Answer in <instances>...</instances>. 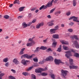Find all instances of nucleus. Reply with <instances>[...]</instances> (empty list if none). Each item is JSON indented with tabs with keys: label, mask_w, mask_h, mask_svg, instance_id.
<instances>
[{
	"label": "nucleus",
	"mask_w": 79,
	"mask_h": 79,
	"mask_svg": "<svg viewBox=\"0 0 79 79\" xmlns=\"http://www.w3.org/2000/svg\"><path fill=\"white\" fill-rule=\"evenodd\" d=\"M65 53H66L65 54V56L67 57L68 59H69V61L70 62V64L71 65L73 64V61L72 59H71L70 56H72V54L71 53V51H66L65 52Z\"/></svg>",
	"instance_id": "1"
},
{
	"label": "nucleus",
	"mask_w": 79,
	"mask_h": 79,
	"mask_svg": "<svg viewBox=\"0 0 79 79\" xmlns=\"http://www.w3.org/2000/svg\"><path fill=\"white\" fill-rule=\"evenodd\" d=\"M61 75L63 77L64 79H66V76L68 74V71L67 70H65L62 69L61 70Z\"/></svg>",
	"instance_id": "2"
},
{
	"label": "nucleus",
	"mask_w": 79,
	"mask_h": 79,
	"mask_svg": "<svg viewBox=\"0 0 79 79\" xmlns=\"http://www.w3.org/2000/svg\"><path fill=\"white\" fill-rule=\"evenodd\" d=\"M35 55L34 54L32 55L31 56L27 54H25L21 56V58L22 59L23 58H26L27 59H31V58L34 56Z\"/></svg>",
	"instance_id": "3"
},
{
	"label": "nucleus",
	"mask_w": 79,
	"mask_h": 79,
	"mask_svg": "<svg viewBox=\"0 0 79 79\" xmlns=\"http://www.w3.org/2000/svg\"><path fill=\"white\" fill-rule=\"evenodd\" d=\"M73 19V21L74 22L79 23V21L77 20L78 18L76 17L75 16H73L70 17V18H69V20H72Z\"/></svg>",
	"instance_id": "4"
},
{
	"label": "nucleus",
	"mask_w": 79,
	"mask_h": 79,
	"mask_svg": "<svg viewBox=\"0 0 79 79\" xmlns=\"http://www.w3.org/2000/svg\"><path fill=\"white\" fill-rule=\"evenodd\" d=\"M73 46L74 45L77 48H79V45L78 44L77 42L76 41H73Z\"/></svg>",
	"instance_id": "5"
},
{
	"label": "nucleus",
	"mask_w": 79,
	"mask_h": 79,
	"mask_svg": "<svg viewBox=\"0 0 79 79\" xmlns=\"http://www.w3.org/2000/svg\"><path fill=\"white\" fill-rule=\"evenodd\" d=\"M53 22H54V21L52 20L48 22L47 24L48 26H53V25H54V23H53Z\"/></svg>",
	"instance_id": "6"
},
{
	"label": "nucleus",
	"mask_w": 79,
	"mask_h": 79,
	"mask_svg": "<svg viewBox=\"0 0 79 79\" xmlns=\"http://www.w3.org/2000/svg\"><path fill=\"white\" fill-rule=\"evenodd\" d=\"M44 26V23H38L36 26V29H39L40 27V26Z\"/></svg>",
	"instance_id": "7"
},
{
	"label": "nucleus",
	"mask_w": 79,
	"mask_h": 79,
	"mask_svg": "<svg viewBox=\"0 0 79 79\" xmlns=\"http://www.w3.org/2000/svg\"><path fill=\"white\" fill-rule=\"evenodd\" d=\"M46 61H53V58L52 56H49L45 59Z\"/></svg>",
	"instance_id": "8"
},
{
	"label": "nucleus",
	"mask_w": 79,
	"mask_h": 79,
	"mask_svg": "<svg viewBox=\"0 0 79 79\" xmlns=\"http://www.w3.org/2000/svg\"><path fill=\"white\" fill-rule=\"evenodd\" d=\"M69 67L70 69H78V67L77 66H76L74 65H70L69 66Z\"/></svg>",
	"instance_id": "9"
},
{
	"label": "nucleus",
	"mask_w": 79,
	"mask_h": 79,
	"mask_svg": "<svg viewBox=\"0 0 79 79\" xmlns=\"http://www.w3.org/2000/svg\"><path fill=\"white\" fill-rule=\"evenodd\" d=\"M13 62L15 63V64H18L19 63V62L17 58H15L13 60Z\"/></svg>",
	"instance_id": "10"
},
{
	"label": "nucleus",
	"mask_w": 79,
	"mask_h": 79,
	"mask_svg": "<svg viewBox=\"0 0 79 79\" xmlns=\"http://www.w3.org/2000/svg\"><path fill=\"white\" fill-rule=\"evenodd\" d=\"M60 42L63 45H68L69 44V43L68 41L64 40H60Z\"/></svg>",
	"instance_id": "11"
},
{
	"label": "nucleus",
	"mask_w": 79,
	"mask_h": 79,
	"mask_svg": "<svg viewBox=\"0 0 79 79\" xmlns=\"http://www.w3.org/2000/svg\"><path fill=\"white\" fill-rule=\"evenodd\" d=\"M42 68H40L39 69H35V73H41L42 71H43Z\"/></svg>",
	"instance_id": "12"
},
{
	"label": "nucleus",
	"mask_w": 79,
	"mask_h": 79,
	"mask_svg": "<svg viewBox=\"0 0 79 79\" xmlns=\"http://www.w3.org/2000/svg\"><path fill=\"white\" fill-rule=\"evenodd\" d=\"M54 2V0H52L51 2H49L47 4L48 7H50L52 5V3Z\"/></svg>",
	"instance_id": "13"
},
{
	"label": "nucleus",
	"mask_w": 79,
	"mask_h": 79,
	"mask_svg": "<svg viewBox=\"0 0 79 79\" xmlns=\"http://www.w3.org/2000/svg\"><path fill=\"white\" fill-rule=\"evenodd\" d=\"M35 44V42L33 41L32 42H31L30 43H28L27 44V47H31V46H32L34 44Z\"/></svg>",
	"instance_id": "14"
},
{
	"label": "nucleus",
	"mask_w": 79,
	"mask_h": 79,
	"mask_svg": "<svg viewBox=\"0 0 79 79\" xmlns=\"http://www.w3.org/2000/svg\"><path fill=\"white\" fill-rule=\"evenodd\" d=\"M50 32L51 34H53L56 33V31L54 29H51L50 30Z\"/></svg>",
	"instance_id": "15"
},
{
	"label": "nucleus",
	"mask_w": 79,
	"mask_h": 79,
	"mask_svg": "<svg viewBox=\"0 0 79 79\" xmlns=\"http://www.w3.org/2000/svg\"><path fill=\"white\" fill-rule=\"evenodd\" d=\"M54 62L56 65H58L60 64V60L55 59L54 60Z\"/></svg>",
	"instance_id": "16"
},
{
	"label": "nucleus",
	"mask_w": 79,
	"mask_h": 79,
	"mask_svg": "<svg viewBox=\"0 0 79 79\" xmlns=\"http://www.w3.org/2000/svg\"><path fill=\"white\" fill-rule=\"evenodd\" d=\"M52 37L54 39H59V35L57 34H56L53 35H52Z\"/></svg>",
	"instance_id": "17"
},
{
	"label": "nucleus",
	"mask_w": 79,
	"mask_h": 79,
	"mask_svg": "<svg viewBox=\"0 0 79 79\" xmlns=\"http://www.w3.org/2000/svg\"><path fill=\"white\" fill-rule=\"evenodd\" d=\"M49 75L51 76V78L53 79H55V76H56V75H55L52 73L49 74Z\"/></svg>",
	"instance_id": "18"
},
{
	"label": "nucleus",
	"mask_w": 79,
	"mask_h": 79,
	"mask_svg": "<svg viewBox=\"0 0 79 79\" xmlns=\"http://www.w3.org/2000/svg\"><path fill=\"white\" fill-rule=\"evenodd\" d=\"M25 48H23L21 49V51H20V52H19V55H21L24 54V50H25Z\"/></svg>",
	"instance_id": "19"
},
{
	"label": "nucleus",
	"mask_w": 79,
	"mask_h": 79,
	"mask_svg": "<svg viewBox=\"0 0 79 79\" xmlns=\"http://www.w3.org/2000/svg\"><path fill=\"white\" fill-rule=\"evenodd\" d=\"M28 60L25 61V60L23 59L22 60L21 63H22V64H23L26 65V62H28Z\"/></svg>",
	"instance_id": "20"
},
{
	"label": "nucleus",
	"mask_w": 79,
	"mask_h": 79,
	"mask_svg": "<svg viewBox=\"0 0 79 79\" xmlns=\"http://www.w3.org/2000/svg\"><path fill=\"white\" fill-rule=\"evenodd\" d=\"M9 59L7 57L4 58L3 60V62L4 63H7Z\"/></svg>",
	"instance_id": "21"
},
{
	"label": "nucleus",
	"mask_w": 79,
	"mask_h": 79,
	"mask_svg": "<svg viewBox=\"0 0 79 79\" xmlns=\"http://www.w3.org/2000/svg\"><path fill=\"white\" fill-rule=\"evenodd\" d=\"M40 49L41 50H46V49H47V48L46 47L41 46L40 48Z\"/></svg>",
	"instance_id": "22"
},
{
	"label": "nucleus",
	"mask_w": 79,
	"mask_h": 79,
	"mask_svg": "<svg viewBox=\"0 0 79 79\" xmlns=\"http://www.w3.org/2000/svg\"><path fill=\"white\" fill-rule=\"evenodd\" d=\"M22 74L23 75L25 76H28L29 74L27 72H23L22 73Z\"/></svg>",
	"instance_id": "23"
},
{
	"label": "nucleus",
	"mask_w": 79,
	"mask_h": 79,
	"mask_svg": "<svg viewBox=\"0 0 79 79\" xmlns=\"http://www.w3.org/2000/svg\"><path fill=\"white\" fill-rule=\"evenodd\" d=\"M22 26H23V27L25 28L27 27V24H26L25 23H23Z\"/></svg>",
	"instance_id": "24"
},
{
	"label": "nucleus",
	"mask_w": 79,
	"mask_h": 79,
	"mask_svg": "<svg viewBox=\"0 0 79 79\" xmlns=\"http://www.w3.org/2000/svg\"><path fill=\"white\" fill-rule=\"evenodd\" d=\"M57 44V42H56L54 41L52 43V46L54 47H56V45Z\"/></svg>",
	"instance_id": "25"
},
{
	"label": "nucleus",
	"mask_w": 79,
	"mask_h": 79,
	"mask_svg": "<svg viewBox=\"0 0 79 79\" xmlns=\"http://www.w3.org/2000/svg\"><path fill=\"white\" fill-rule=\"evenodd\" d=\"M40 48L39 47H38L36 48V49L35 51V52H38L40 51Z\"/></svg>",
	"instance_id": "26"
},
{
	"label": "nucleus",
	"mask_w": 79,
	"mask_h": 79,
	"mask_svg": "<svg viewBox=\"0 0 79 79\" xmlns=\"http://www.w3.org/2000/svg\"><path fill=\"white\" fill-rule=\"evenodd\" d=\"M63 48L64 50H69V48L66 47L64 45L63 46Z\"/></svg>",
	"instance_id": "27"
},
{
	"label": "nucleus",
	"mask_w": 79,
	"mask_h": 79,
	"mask_svg": "<svg viewBox=\"0 0 79 79\" xmlns=\"http://www.w3.org/2000/svg\"><path fill=\"white\" fill-rule=\"evenodd\" d=\"M59 29V26L58 25H57L55 26L54 27V29L55 30V31H57Z\"/></svg>",
	"instance_id": "28"
},
{
	"label": "nucleus",
	"mask_w": 79,
	"mask_h": 79,
	"mask_svg": "<svg viewBox=\"0 0 79 79\" xmlns=\"http://www.w3.org/2000/svg\"><path fill=\"white\" fill-rule=\"evenodd\" d=\"M20 2L19 0H15L14 2V4H16V3H17V4H20Z\"/></svg>",
	"instance_id": "29"
},
{
	"label": "nucleus",
	"mask_w": 79,
	"mask_h": 79,
	"mask_svg": "<svg viewBox=\"0 0 79 79\" xmlns=\"http://www.w3.org/2000/svg\"><path fill=\"white\" fill-rule=\"evenodd\" d=\"M45 60V59H43V60L40 61V62H39V64H44V61Z\"/></svg>",
	"instance_id": "30"
},
{
	"label": "nucleus",
	"mask_w": 79,
	"mask_h": 79,
	"mask_svg": "<svg viewBox=\"0 0 79 79\" xmlns=\"http://www.w3.org/2000/svg\"><path fill=\"white\" fill-rule=\"evenodd\" d=\"M73 6L74 7H75V6H76V5L77 2H76V0H73Z\"/></svg>",
	"instance_id": "31"
},
{
	"label": "nucleus",
	"mask_w": 79,
	"mask_h": 79,
	"mask_svg": "<svg viewBox=\"0 0 79 79\" xmlns=\"http://www.w3.org/2000/svg\"><path fill=\"white\" fill-rule=\"evenodd\" d=\"M73 37L76 40H78V38L77 35H74Z\"/></svg>",
	"instance_id": "32"
},
{
	"label": "nucleus",
	"mask_w": 79,
	"mask_h": 79,
	"mask_svg": "<svg viewBox=\"0 0 79 79\" xmlns=\"http://www.w3.org/2000/svg\"><path fill=\"white\" fill-rule=\"evenodd\" d=\"M24 8V7H22L19 8V11H22L23 10V9Z\"/></svg>",
	"instance_id": "33"
},
{
	"label": "nucleus",
	"mask_w": 79,
	"mask_h": 79,
	"mask_svg": "<svg viewBox=\"0 0 79 79\" xmlns=\"http://www.w3.org/2000/svg\"><path fill=\"white\" fill-rule=\"evenodd\" d=\"M9 79H16L14 77L12 76H10L9 77Z\"/></svg>",
	"instance_id": "34"
},
{
	"label": "nucleus",
	"mask_w": 79,
	"mask_h": 79,
	"mask_svg": "<svg viewBox=\"0 0 79 79\" xmlns=\"http://www.w3.org/2000/svg\"><path fill=\"white\" fill-rule=\"evenodd\" d=\"M41 76H47L48 74L47 73H42L41 74Z\"/></svg>",
	"instance_id": "35"
},
{
	"label": "nucleus",
	"mask_w": 79,
	"mask_h": 79,
	"mask_svg": "<svg viewBox=\"0 0 79 79\" xmlns=\"http://www.w3.org/2000/svg\"><path fill=\"white\" fill-rule=\"evenodd\" d=\"M27 17L28 18H31V17H32V14H31V13L28 14Z\"/></svg>",
	"instance_id": "36"
},
{
	"label": "nucleus",
	"mask_w": 79,
	"mask_h": 79,
	"mask_svg": "<svg viewBox=\"0 0 79 79\" xmlns=\"http://www.w3.org/2000/svg\"><path fill=\"white\" fill-rule=\"evenodd\" d=\"M33 68V66H31L30 68H28V69H26V71H30V70H31Z\"/></svg>",
	"instance_id": "37"
},
{
	"label": "nucleus",
	"mask_w": 79,
	"mask_h": 79,
	"mask_svg": "<svg viewBox=\"0 0 79 79\" xmlns=\"http://www.w3.org/2000/svg\"><path fill=\"white\" fill-rule=\"evenodd\" d=\"M66 15L67 16H69L70 15H71V11H69L68 12L66 13Z\"/></svg>",
	"instance_id": "38"
},
{
	"label": "nucleus",
	"mask_w": 79,
	"mask_h": 79,
	"mask_svg": "<svg viewBox=\"0 0 79 79\" xmlns=\"http://www.w3.org/2000/svg\"><path fill=\"white\" fill-rule=\"evenodd\" d=\"M75 56L76 57H79V54H78L77 53H75Z\"/></svg>",
	"instance_id": "39"
},
{
	"label": "nucleus",
	"mask_w": 79,
	"mask_h": 79,
	"mask_svg": "<svg viewBox=\"0 0 79 79\" xmlns=\"http://www.w3.org/2000/svg\"><path fill=\"white\" fill-rule=\"evenodd\" d=\"M9 16H8L7 15H4V18H5V19H8V18H9Z\"/></svg>",
	"instance_id": "40"
},
{
	"label": "nucleus",
	"mask_w": 79,
	"mask_h": 79,
	"mask_svg": "<svg viewBox=\"0 0 79 79\" xmlns=\"http://www.w3.org/2000/svg\"><path fill=\"white\" fill-rule=\"evenodd\" d=\"M55 10V8L52 9L50 10V13H52Z\"/></svg>",
	"instance_id": "41"
},
{
	"label": "nucleus",
	"mask_w": 79,
	"mask_h": 79,
	"mask_svg": "<svg viewBox=\"0 0 79 79\" xmlns=\"http://www.w3.org/2000/svg\"><path fill=\"white\" fill-rule=\"evenodd\" d=\"M5 66L6 67H8L9 66V62H7L5 64Z\"/></svg>",
	"instance_id": "42"
},
{
	"label": "nucleus",
	"mask_w": 79,
	"mask_h": 79,
	"mask_svg": "<svg viewBox=\"0 0 79 79\" xmlns=\"http://www.w3.org/2000/svg\"><path fill=\"white\" fill-rule=\"evenodd\" d=\"M36 21H37V19H34L32 20V21L31 22V23H35V22H36Z\"/></svg>",
	"instance_id": "43"
},
{
	"label": "nucleus",
	"mask_w": 79,
	"mask_h": 79,
	"mask_svg": "<svg viewBox=\"0 0 79 79\" xmlns=\"http://www.w3.org/2000/svg\"><path fill=\"white\" fill-rule=\"evenodd\" d=\"M31 77H32V78H33L34 79H36V78H35V75L32 74L31 75Z\"/></svg>",
	"instance_id": "44"
},
{
	"label": "nucleus",
	"mask_w": 79,
	"mask_h": 79,
	"mask_svg": "<svg viewBox=\"0 0 79 79\" xmlns=\"http://www.w3.org/2000/svg\"><path fill=\"white\" fill-rule=\"evenodd\" d=\"M33 60L35 62H38V59L37 58H35L33 59Z\"/></svg>",
	"instance_id": "45"
},
{
	"label": "nucleus",
	"mask_w": 79,
	"mask_h": 79,
	"mask_svg": "<svg viewBox=\"0 0 79 79\" xmlns=\"http://www.w3.org/2000/svg\"><path fill=\"white\" fill-rule=\"evenodd\" d=\"M5 75V73H1L0 74V77H2L3 76Z\"/></svg>",
	"instance_id": "46"
},
{
	"label": "nucleus",
	"mask_w": 79,
	"mask_h": 79,
	"mask_svg": "<svg viewBox=\"0 0 79 79\" xmlns=\"http://www.w3.org/2000/svg\"><path fill=\"white\" fill-rule=\"evenodd\" d=\"M34 42L33 40H32V38H30L28 40V42Z\"/></svg>",
	"instance_id": "47"
},
{
	"label": "nucleus",
	"mask_w": 79,
	"mask_h": 79,
	"mask_svg": "<svg viewBox=\"0 0 79 79\" xmlns=\"http://www.w3.org/2000/svg\"><path fill=\"white\" fill-rule=\"evenodd\" d=\"M68 31L70 32H72L73 30L72 29H68Z\"/></svg>",
	"instance_id": "48"
},
{
	"label": "nucleus",
	"mask_w": 79,
	"mask_h": 79,
	"mask_svg": "<svg viewBox=\"0 0 79 79\" xmlns=\"http://www.w3.org/2000/svg\"><path fill=\"white\" fill-rule=\"evenodd\" d=\"M74 25V23L70 22V23H69V25L70 26H73Z\"/></svg>",
	"instance_id": "49"
},
{
	"label": "nucleus",
	"mask_w": 79,
	"mask_h": 79,
	"mask_svg": "<svg viewBox=\"0 0 79 79\" xmlns=\"http://www.w3.org/2000/svg\"><path fill=\"white\" fill-rule=\"evenodd\" d=\"M44 5H43L41 6L39 9L40 10H41L42 9H44Z\"/></svg>",
	"instance_id": "50"
},
{
	"label": "nucleus",
	"mask_w": 79,
	"mask_h": 79,
	"mask_svg": "<svg viewBox=\"0 0 79 79\" xmlns=\"http://www.w3.org/2000/svg\"><path fill=\"white\" fill-rule=\"evenodd\" d=\"M37 9V8L36 7H35V8H33L32 9H31V11H34V10H35Z\"/></svg>",
	"instance_id": "51"
},
{
	"label": "nucleus",
	"mask_w": 79,
	"mask_h": 79,
	"mask_svg": "<svg viewBox=\"0 0 79 79\" xmlns=\"http://www.w3.org/2000/svg\"><path fill=\"white\" fill-rule=\"evenodd\" d=\"M11 70L13 73H16V71L15 70L13 69H11Z\"/></svg>",
	"instance_id": "52"
},
{
	"label": "nucleus",
	"mask_w": 79,
	"mask_h": 79,
	"mask_svg": "<svg viewBox=\"0 0 79 79\" xmlns=\"http://www.w3.org/2000/svg\"><path fill=\"white\" fill-rule=\"evenodd\" d=\"M47 52H49V51H52L51 48H49L46 50Z\"/></svg>",
	"instance_id": "53"
},
{
	"label": "nucleus",
	"mask_w": 79,
	"mask_h": 79,
	"mask_svg": "<svg viewBox=\"0 0 79 79\" xmlns=\"http://www.w3.org/2000/svg\"><path fill=\"white\" fill-rule=\"evenodd\" d=\"M39 66V65H38V64H36L35 65H34V67H37Z\"/></svg>",
	"instance_id": "54"
},
{
	"label": "nucleus",
	"mask_w": 79,
	"mask_h": 79,
	"mask_svg": "<svg viewBox=\"0 0 79 79\" xmlns=\"http://www.w3.org/2000/svg\"><path fill=\"white\" fill-rule=\"evenodd\" d=\"M60 64H64V62H62L61 60H60Z\"/></svg>",
	"instance_id": "55"
},
{
	"label": "nucleus",
	"mask_w": 79,
	"mask_h": 79,
	"mask_svg": "<svg viewBox=\"0 0 79 79\" xmlns=\"http://www.w3.org/2000/svg\"><path fill=\"white\" fill-rule=\"evenodd\" d=\"M42 71H46V70H47V67H46L44 69H42Z\"/></svg>",
	"instance_id": "56"
},
{
	"label": "nucleus",
	"mask_w": 79,
	"mask_h": 79,
	"mask_svg": "<svg viewBox=\"0 0 79 79\" xmlns=\"http://www.w3.org/2000/svg\"><path fill=\"white\" fill-rule=\"evenodd\" d=\"M47 7H48V6H47V5L45 6L44 5V9H46V8H47Z\"/></svg>",
	"instance_id": "57"
},
{
	"label": "nucleus",
	"mask_w": 79,
	"mask_h": 79,
	"mask_svg": "<svg viewBox=\"0 0 79 79\" xmlns=\"http://www.w3.org/2000/svg\"><path fill=\"white\" fill-rule=\"evenodd\" d=\"M32 24V22H30L28 23L27 25L28 26H31V24Z\"/></svg>",
	"instance_id": "58"
},
{
	"label": "nucleus",
	"mask_w": 79,
	"mask_h": 79,
	"mask_svg": "<svg viewBox=\"0 0 79 79\" xmlns=\"http://www.w3.org/2000/svg\"><path fill=\"white\" fill-rule=\"evenodd\" d=\"M47 17L48 18H49V19H51V16L50 15H49L47 16Z\"/></svg>",
	"instance_id": "59"
},
{
	"label": "nucleus",
	"mask_w": 79,
	"mask_h": 79,
	"mask_svg": "<svg viewBox=\"0 0 79 79\" xmlns=\"http://www.w3.org/2000/svg\"><path fill=\"white\" fill-rule=\"evenodd\" d=\"M55 15H58V14H60V12L59 11L56 12L55 13Z\"/></svg>",
	"instance_id": "60"
},
{
	"label": "nucleus",
	"mask_w": 79,
	"mask_h": 79,
	"mask_svg": "<svg viewBox=\"0 0 79 79\" xmlns=\"http://www.w3.org/2000/svg\"><path fill=\"white\" fill-rule=\"evenodd\" d=\"M71 51L72 52H76V50H74L73 49H72Z\"/></svg>",
	"instance_id": "61"
},
{
	"label": "nucleus",
	"mask_w": 79,
	"mask_h": 79,
	"mask_svg": "<svg viewBox=\"0 0 79 79\" xmlns=\"http://www.w3.org/2000/svg\"><path fill=\"white\" fill-rule=\"evenodd\" d=\"M23 17V16H19L18 17V19H21V18H22Z\"/></svg>",
	"instance_id": "62"
},
{
	"label": "nucleus",
	"mask_w": 79,
	"mask_h": 79,
	"mask_svg": "<svg viewBox=\"0 0 79 79\" xmlns=\"http://www.w3.org/2000/svg\"><path fill=\"white\" fill-rule=\"evenodd\" d=\"M61 27H64V24H61Z\"/></svg>",
	"instance_id": "63"
},
{
	"label": "nucleus",
	"mask_w": 79,
	"mask_h": 79,
	"mask_svg": "<svg viewBox=\"0 0 79 79\" xmlns=\"http://www.w3.org/2000/svg\"><path fill=\"white\" fill-rule=\"evenodd\" d=\"M53 54L55 55V56H56V53L55 52H53Z\"/></svg>",
	"instance_id": "64"
}]
</instances>
